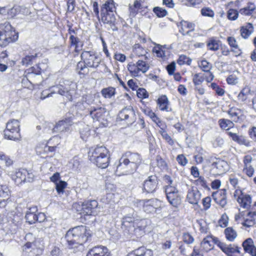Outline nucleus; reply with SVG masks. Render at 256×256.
I'll list each match as a JSON object with an SVG mask.
<instances>
[{
  "label": "nucleus",
  "mask_w": 256,
  "mask_h": 256,
  "mask_svg": "<svg viewBox=\"0 0 256 256\" xmlns=\"http://www.w3.org/2000/svg\"><path fill=\"white\" fill-rule=\"evenodd\" d=\"M86 256H110L108 250L103 246H97L90 249Z\"/></svg>",
  "instance_id": "19"
},
{
  "label": "nucleus",
  "mask_w": 256,
  "mask_h": 256,
  "mask_svg": "<svg viewBox=\"0 0 256 256\" xmlns=\"http://www.w3.org/2000/svg\"><path fill=\"white\" fill-rule=\"evenodd\" d=\"M27 241L22 246L23 256H40L42 253V245L32 234L28 233L25 236Z\"/></svg>",
  "instance_id": "5"
},
{
  "label": "nucleus",
  "mask_w": 256,
  "mask_h": 256,
  "mask_svg": "<svg viewBox=\"0 0 256 256\" xmlns=\"http://www.w3.org/2000/svg\"><path fill=\"white\" fill-rule=\"evenodd\" d=\"M200 198L201 194L197 189L189 190L186 196L188 202L192 204H197Z\"/></svg>",
  "instance_id": "27"
},
{
  "label": "nucleus",
  "mask_w": 256,
  "mask_h": 256,
  "mask_svg": "<svg viewBox=\"0 0 256 256\" xmlns=\"http://www.w3.org/2000/svg\"><path fill=\"white\" fill-rule=\"evenodd\" d=\"M110 155L109 150L102 146H97L96 147H92L88 152L89 160L90 161L94 160L103 156Z\"/></svg>",
  "instance_id": "13"
},
{
  "label": "nucleus",
  "mask_w": 256,
  "mask_h": 256,
  "mask_svg": "<svg viewBox=\"0 0 256 256\" xmlns=\"http://www.w3.org/2000/svg\"><path fill=\"white\" fill-rule=\"evenodd\" d=\"M81 58L82 61L78 62L76 66L80 74L84 75L88 72V68H96L99 65V59L92 51L83 52Z\"/></svg>",
  "instance_id": "4"
},
{
  "label": "nucleus",
  "mask_w": 256,
  "mask_h": 256,
  "mask_svg": "<svg viewBox=\"0 0 256 256\" xmlns=\"http://www.w3.org/2000/svg\"><path fill=\"white\" fill-rule=\"evenodd\" d=\"M136 64L138 66V68L140 72H142V73H145L149 69L148 64H146V62L142 60H138L136 62Z\"/></svg>",
  "instance_id": "51"
},
{
  "label": "nucleus",
  "mask_w": 256,
  "mask_h": 256,
  "mask_svg": "<svg viewBox=\"0 0 256 256\" xmlns=\"http://www.w3.org/2000/svg\"><path fill=\"white\" fill-rule=\"evenodd\" d=\"M153 11L159 18H162L167 14L166 10L160 7L154 8Z\"/></svg>",
  "instance_id": "60"
},
{
  "label": "nucleus",
  "mask_w": 256,
  "mask_h": 256,
  "mask_svg": "<svg viewBox=\"0 0 256 256\" xmlns=\"http://www.w3.org/2000/svg\"><path fill=\"white\" fill-rule=\"evenodd\" d=\"M220 41L218 38L212 37L210 38L206 42L208 50L212 51H216L220 48Z\"/></svg>",
  "instance_id": "34"
},
{
  "label": "nucleus",
  "mask_w": 256,
  "mask_h": 256,
  "mask_svg": "<svg viewBox=\"0 0 256 256\" xmlns=\"http://www.w3.org/2000/svg\"><path fill=\"white\" fill-rule=\"evenodd\" d=\"M128 69L131 75L133 76H138L140 74V71L136 64L130 63L128 65Z\"/></svg>",
  "instance_id": "48"
},
{
  "label": "nucleus",
  "mask_w": 256,
  "mask_h": 256,
  "mask_svg": "<svg viewBox=\"0 0 256 256\" xmlns=\"http://www.w3.org/2000/svg\"><path fill=\"white\" fill-rule=\"evenodd\" d=\"M4 135L6 139L13 141L20 140L22 137L20 134V122L15 119L9 120L6 124Z\"/></svg>",
  "instance_id": "6"
},
{
  "label": "nucleus",
  "mask_w": 256,
  "mask_h": 256,
  "mask_svg": "<svg viewBox=\"0 0 256 256\" xmlns=\"http://www.w3.org/2000/svg\"><path fill=\"white\" fill-rule=\"evenodd\" d=\"M28 13V10L26 8L20 6H14L8 12V14L12 18H13L19 14L26 15Z\"/></svg>",
  "instance_id": "31"
},
{
  "label": "nucleus",
  "mask_w": 256,
  "mask_h": 256,
  "mask_svg": "<svg viewBox=\"0 0 256 256\" xmlns=\"http://www.w3.org/2000/svg\"><path fill=\"white\" fill-rule=\"evenodd\" d=\"M212 196L216 204L222 208L227 204L226 192V189H221L212 193Z\"/></svg>",
  "instance_id": "16"
},
{
  "label": "nucleus",
  "mask_w": 256,
  "mask_h": 256,
  "mask_svg": "<svg viewBox=\"0 0 256 256\" xmlns=\"http://www.w3.org/2000/svg\"><path fill=\"white\" fill-rule=\"evenodd\" d=\"M212 236H207L204 238L201 242L200 245L202 248L206 252H208L213 249L214 246L211 240Z\"/></svg>",
  "instance_id": "37"
},
{
  "label": "nucleus",
  "mask_w": 256,
  "mask_h": 256,
  "mask_svg": "<svg viewBox=\"0 0 256 256\" xmlns=\"http://www.w3.org/2000/svg\"><path fill=\"white\" fill-rule=\"evenodd\" d=\"M177 62L179 65L186 64L190 66L192 63V59L186 55L182 54L180 56Z\"/></svg>",
  "instance_id": "55"
},
{
  "label": "nucleus",
  "mask_w": 256,
  "mask_h": 256,
  "mask_svg": "<svg viewBox=\"0 0 256 256\" xmlns=\"http://www.w3.org/2000/svg\"><path fill=\"white\" fill-rule=\"evenodd\" d=\"M11 177L16 184L20 185L22 182H32L33 176L25 169H20L12 174Z\"/></svg>",
  "instance_id": "11"
},
{
  "label": "nucleus",
  "mask_w": 256,
  "mask_h": 256,
  "mask_svg": "<svg viewBox=\"0 0 256 256\" xmlns=\"http://www.w3.org/2000/svg\"><path fill=\"white\" fill-rule=\"evenodd\" d=\"M240 113V110H239L234 108H231L228 112V114L230 116V118L234 122H238V121Z\"/></svg>",
  "instance_id": "45"
},
{
  "label": "nucleus",
  "mask_w": 256,
  "mask_h": 256,
  "mask_svg": "<svg viewBox=\"0 0 256 256\" xmlns=\"http://www.w3.org/2000/svg\"><path fill=\"white\" fill-rule=\"evenodd\" d=\"M234 244H227L224 243L220 250L226 254L228 255L229 254L234 253Z\"/></svg>",
  "instance_id": "54"
},
{
  "label": "nucleus",
  "mask_w": 256,
  "mask_h": 256,
  "mask_svg": "<svg viewBox=\"0 0 256 256\" xmlns=\"http://www.w3.org/2000/svg\"><path fill=\"white\" fill-rule=\"evenodd\" d=\"M64 130V120H62L56 123L52 128L53 132H58Z\"/></svg>",
  "instance_id": "59"
},
{
  "label": "nucleus",
  "mask_w": 256,
  "mask_h": 256,
  "mask_svg": "<svg viewBox=\"0 0 256 256\" xmlns=\"http://www.w3.org/2000/svg\"><path fill=\"white\" fill-rule=\"evenodd\" d=\"M80 165L79 158L78 156H76L68 162L66 166L72 170H76L79 168Z\"/></svg>",
  "instance_id": "44"
},
{
  "label": "nucleus",
  "mask_w": 256,
  "mask_h": 256,
  "mask_svg": "<svg viewBox=\"0 0 256 256\" xmlns=\"http://www.w3.org/2000/svg\"><path fill=\"white\" fill-rule=\"evenodd\" d=\"M79 208L77 211L79 212L80 214L88 216H96L100 212V207L98 202L96 200H88L79 206Z\"/></svg>",
  "instance_id": "7"
},
{
  "label": "nucleus",
  "mask_w": 256,
  "mask_h": 256,
  "mask_svg": "<svg viewBox=\"0 0 256 256\" xmlns=\"http://www.w3.org/2000/svg\"><path fill=\"white\" fill-rule=\"evenodd\" d=\"M58 94L61 96H63L64 93V88L62 84L53 87V92H48V90H44L41 93L40 99L44 100L46 98L52 96L54 94Z\"/></svg>",
  "instance_id": "28"
},
{
  "label": "nucleus",
  "mask_w": 256,
  "mask_h": 256,
  "mask_svg": "<svg viewBox=\"0 0 256 256\" xmlns=\"http://www.w3.org/2000/svg\"><path fill=\"white\" fill-rule=\"evenodd\" d=\"M217 170V174H222L225 173L228 169V164L227 162L223 160H218L212 164V170Z\"/></svg>",
  "instance_id": "21"
},
{
  "label": "nucleus",
  "mask_w": 256,
  "mask_h": 256,
  "mask_svg": "<svg viewBox=\"0 0 256 256\" xmlns=\"http://www.w3.org/2000/svg\"><path fill=\"white\" fill-rule=\"evenodd\" d=\"M200 14L203 16L214 18V11L209 7H204L200 10Z\"/></svg>",
  "instance_id": "52"
},
{
  "label": "nucleus",
  "mask_w": 256,
  "mask_h": 256,
  "mask_svg": "<svg viewBox=\"0 0 256 256\" xmlns=\"http://www.w3.org/2000/svg\"><path fill=\"white\" fill-rule=\"evenodd\" d=\"M199 66L202 71L208 72L210 71L212 68V64L206 60H202L199 64Z\"/></svg>",
  "instance_id": "56"
},
{
  "label": "nucleus",
  "mask_w": 256,
  "mask_h": 256,
  "mask_svg": "<svg viewBox=\"0 0 256 256\" xmlns=\"http://www.w3.org/2000/svg\"><path fill=\"white\" fill-rule=\"evenodd\" d=\"M227 40L232 48L231 51L235 53L236 56H240L242 54V51L236 39L234 37L230 36L228 38Z\"/></svg>",
  "instance_id": "35"
},
{
  "label": "nucleus",
  "mask_w": 256,
  "mask_h": 256,
  "mask_svg": "<svg viewBox=\"0 0 256 256\" xmlns=\"http://www.w3.org/2000/svg\"><path fill=\"white\" fill-rule=\"evenodd\" d=\"M37 208L36 207L31 208L26 214V219L27 222L30 224H34L36 222V214Z\"/></svg>",
  "instance_id": "36"
},
{
  "label": "nucleus",
  "mask_w": 256,
  "mask_h": 256,
  "mask_svg": "<svg viewBox=\"0 0 256 256\" xmlns=\"http://www.w3.org/2000/svg\"><path fill=\"white\" fill-rule=\"evenodd\" d=\"M228 136L234 140L240 145H244L246 146H250L249 140L243 135L238 134L236 133L228 132Z\"/></svg>",
  "instance_id": "22"
},
{
  "label": "nucleus",
  "mask_w": 256,
  "mask_h": 256,
  "mask_svg": "<svg viewBox=\"0 0 256 256\" xmlns=\"http://www.w3.org/2000/svg\"><path fill=\"white\" fill-rule=\"evenodd\" d=\"M76 84L75 82L67 80L65 83V96L68 100H72V95L75 93Z\"/></svg>",
  "instance_id": "32"
},
{
  "label": "nucleus",
  "mask_w": 256,
  "mask_h": 256,
  "mask_svg": "<svg viewBox=\"0 0 256 256\" xmlns=\"http://www.w3.org/2000/svg\"><path fill=\"white\" fill-rule=\"evenodd\" d=\"M116 3L114 0H107L100 8V18L102 21L108 24V30H118L116 24L114 14L116 12Z\"/></svg>",
  "instance_id": "2"
},
{
  "label": "nucleus",
  "mask_w": 256,
  "mask_h": 256,
  "mask_svg": "<svg viewBox=\"0 0 256 256\" xmlns=\"http://www.w3.org/2000/svg\"><path fill=\"white\" fill-rule=\"evenodd\" d=\"M177 26L179 28V32H191L194 30L195 27L194 23L184 20L178 24Z\"/></svg>",
  "instance_id": "30"
},
{
  "label": "nucleus",
  "mask_w": 256,
  "mask_h": 256,
  "mask_svg": "<svg viewBox=\"0 0 256 256\" xmlns=\"http://www.w3.org/2000/svg\"><path fill=\"white\" fill-rule=\"evenodd\" d=\"M219 124L220 127L222 129L228 130L230 128H232L234 126V124L232 120L226 119H220L218 120Z\"/></svg>",
  "instance_id": "46"
},
{
  "label": "nucleus",
  "mask_w": 256,
  "mask_h": 256,
  "mask_svg": "<svg viewBox=\"0 0 256 256\" xmlns=\"http://www.w3.org/2000/svg\"><path fill=\"white\" fill-rule=\"evenodd\" d=\"M158 104L161 110L169 111L168 107V100L166 96L163 95L160 97L158 100Z\"/></svg>",
  "instance_id": "41"
},
{
  "label": "nucleus",
  "mask_w": 256,
  "mask_h": 256,
  "mask_svg": "<svg viewBox=\"0 0 256 256\" xmlns=\"http://www.w3.org/2000/svg\"><path fill=\"white\" fill-rule=\"evenodd\" d=\"M245 252L250 256H256V247L254 244V241L251 238L246 239L242 244Z\"/></svg>",
  "instance_id": "25"
},
{
  "label": "nucleus",
  "mask_w": 256,
  "mask_h": 256,
  "mask_svg": "<svg viewBox=\"0 0 256 256\" xmlns=\"http://www.w3.org/2000/svg\"><path fill=\"white\" fill-rule=\"evenodd\" d=\"M118 117L121 120H127L130 124H132L136 119L135 112L131 106L126 107L121 110Z\"/></svg>",
  "instance_id": "15"
},
{
  "label": "nucleus",
  "mask_w": 256,
  "mask_h": 256,
  "mask_svg": "<svg viewBox=\"0 0 256 256\" xmlns=\"http://www.w3.org/2000/svg\"><path fill=\"white\" fill-rule=\"evenodd\" d=\"M256 215V212H248L247 214V216L248 217V218H246L244 222L242 223V226L247 228L254 226L256 224L254 216Z\"/></svg>",
  "instance_id": "40"
},
{
  "label": "nucleus",
  "mask_w": 256,
  "mask_h": 256,
  "mask_svg": "<svg viewBox=\"0 0 256 256\" xmlns=\"http://www.w3.org/2000/svg\"><path fill=\"white\" fill-rule=\"evenodd\" d=\"M158 184V177L156 175L148 176L142 184V192L152 193L156 190Z\"/></svg>",
  "instance_id": "12"
},
{
  "label": "nucleus",
  "mask_w": 256,
  "mask_h": 256,
  "mask_svg": "<svg viewBox=\"0 0 256 256\" xmlns=\"http://www.w3.org/2000/svg\"><path fill=\"white\" fill-rule=\"evenodd\" d=\"M204 78L201 74H196L193 78V82L195 86H199L204 80Z\"/></svg>",
  "instance_id": "58"
},
{
  "label": "nucleus",
  "mask_w": 256,
  "mask_h": 256,
  "mask_svg": "<svg viewBox=\"0 0 256 256\" xmlns=\"http://www.w3.org/2000/svg\"><path fill=\"white\" fill-rule=\"evenodd\" d=\"M252 92L250 87L246 86L238 94L237 96L238 100L240 102L246 103L247 101H250V97L252 96Z\"/></svg>",
  "instance_id": "23"
},
{
  "label": "nucleus",
  "mask_w": 256,
  "mask_h": 256,
  "mask_svg": "<svg viewBox=\"0 0 256 256\" xmlns=\"http://www.w3.org/2000/svg\"><path fill=\"white\" fill-rule=\"evenodd\" d=\"M91 236L90 230L86 226H80L70 229L65 234L69 249L76 250L79 245L86 242Z\"/></svg>",
  "instance_id": "1"
},
{
  "label": "nucleus",
  "mask_w": 256,
  "mask_h": 256,
  "mask_svg": "<svg viewBox=\"0 0 256 256\" xmlns=\"http://www.w3.org/2000/svg\"><path fill=\"white\" fill-rule=\"evenodd\" d=\"M137 168L134 164L126 160L125 157H122L119 160L115 172L118 176L127 175L134 173Z\"/></svg>",
  "instance_id": "8"
},
{
  "label": "nucleus",
  "mask_w": 256,
  "mask_h": 256,
  "mask_svg": "<svg viewBox=\"0 0 256 256\" xmlns=\"http://www.w3.org/2000/svg\"><path fill=\"white\" fill-rule=\"evenodd\" d=\"M70 41L71 49L73 48L76 52L82 50L83 43L82 42L80 41L78 38L74 36H70Z\"/></svg>",
  "instance_id": "39"
},
{
  "label": "nucleus",
  "mask_w": 256,
  "mask_h": 256,
  "mask_svg": "<svg viewBox=\"0 0 256 256\" xmlns=\"http://www.w3.org/2000/svg\"><path fill=\"white\" fill-rule=\"evenodd\" d=\"M122 157H125L132 164H134L136 167L142 163V158L138 153H132L130 152H126Z\"/></svg>",
  "instance_id": "24"
},
{
  "label": "nucleus",
  "mask_w": 256,
  "mask_h": 256,
  "mask_svg": "<svg viewBox=\"0 0 256 256\" xmlns=\"http://www.w3.org/2000/svg\"><path fill=\"white\" fill-rule=\"evenodd\" d=\"M15 30L13 29L8 22H5L0 24V32H12Z\"/></svg>",
  "instance_id": "57"
},
{
  "label": "nucleus",
  "mask_w": 256,
  "mask_h": 256,
  "mask_svg": "<svg viewBox=\"0 0 256 256\" xmlns=\"http://www.w3.org/2000/svg\"><path fill=\"white\" fill-rule=\"evenodd\" d=\"M244 0H236L228 3L227 6L230 8L226 12V17L228 20H235L239 16L240 8L244 6Z\"/></svg>",
  "instance_id": "9"
},
{
  "label": "nucleus",
  "mask_w": 256,
  "mask_h": 256,
  "mask_svg": "<svg viewBox=\"0 0 256 256\" xmlns=\"http://www.w3.org/2000/svg\"><path fill=\"white\" fill-rule=\"evenodd\" d=\"M240 13L241 15L246 16H252L256 14V5L250 1H248L246 5L240 8Z\"/></svg>",
  "instance_id": "18"
},
{
  "label": "nucleus",
  "mask_w": 256,
  "mask_h": 256,
  "mask_svg": "<svg viewBox=\"0 0 256 256\" xmlns=\"http://www.w3.org/2000/svg\"><path fill=\"white\" fill-rule=\"evenodd\" d=\"M161 202L157 198L146 200L144 210L148 214L159 212L160 210Z\"/></svg>",
  "instance_id": "14"
},
{
  "label": "nucleus",
  "mask_w": 256,
  "mask_h": 256,
  "mask_svg": "<svg viewBox=\"0 0 256 256\" xmlns=\"http://www.w3.org/2000/svg\"><path fill=\"white\" fill-rule=\"evenodd\" d=\"M124 212L126 214L122 219L121 228L125 234L132 233L136 227L140 228L142 229V226L139 225V224L143 223L144 220L138 222L137 220H136L135 211L132 208H126L124 210Z\"/></svg>",
  "instance_id": "3"
},
{
  "label": "nucleus",
  "mask_w": 256,
  "mask_h": 256,
  "mask_svg": "<svg viewBox=\"0 0 256 256\" xmlns=\"http://www.w3.org/2000/svg\"><path fill=\"white\" fill-rule=\"evenodd\" d=\"M165 192L168 202L172 206L177 207L181 203V198L178 191L174 186H166Z\"/></svg>",
  "instance_id": "10"
},
{
  "label": "nucleus",
  "mask_w": 256,
  "mask_h": 256,
  "mask_svg": "<svg viewBox=\"0 0 256 256\" xmlns=\"http://www.w3.org/2000/svg\"><path fill=\"white\" fill-rule=\"evenodd\" d=\"M240 195L237 198V202L240 206L244 208H248L252 202L251 197L249 194H244L242 191H240Z\"/></svg>",
  "instance_id": "29"
},
{
  "label": "nucleus",
  "mask_w": 256,
  "mask_h": 256,
  "mask_svg": "<svg viewBox=\"0 0 256 256\" xmlns=\"http://www.w3.org/2000/svg\"><path fill=\"white\" fill-rule=\"evenodd\" d=\"M0 160L2 164H4L6 166H11L13 163L12 160L2 152H0Z\"/></svg>",
  "instance_id": "50"
},
{
  "label": "nucleus",
  "mask_w": 256,
  "mask_h": 256,
  "mask_svg": "<svg viewBox=\"0 0 256 256\" xmlns=\"http://www.w3.org/2000/svg\"><path fill=\"white\" fill-rule=\"evenodd\" d=\"M133 50L134 52L138 56H144L146 53V50L138 44L134 45Z\"/></svg>",
  "instance_id": "53"
},
{
  "label": "nucleus",
  "mask_w": 256,
  "mask_h": 256,
  "mask_svg": "<svg viewBox=\"0 0 256 256\" xmlns=\"http://www.w3.org/2000/svg\"><path fill=\"white\" fill-rule=\"evenodd\" d=\"M138 256H153V252L144 246L140 247L136 249Z\"/></svg>",
  "instance_id": "49"
},
{
  "label": "nucleus",
  "mask_w": 256,
  "mask_h": 256,
  "mask_svg": "<svg viewBox=\"0 0 256 256\" xmlns=\"http://www.w3.org/2000/svg\"><path fill=\"white\" fill-rule=\"evenodd\" d=\"M110 154L106 156H101L94 160L91 161L96 164L97 166L102 168H107L110 163Z\"/></svg>",
  "instance_id": "33"
},
{
  "label": "nucleus",
  "mask_w": 256,
  "mask_h": 256,
  "mask_svg": "<svg viewBox=\"0 0 256 256\" xmlns=\"http://www.w3.org/2000/svg\"><path fill=\"white\" fill-rule=\"evenodd\" d=\"M162 137L167 142L170 146L174 144V140L171 138V137L166 132L162 130L160 132Z\"/></svg>",
  "instance_id": "61"
},
{
  "label": "nucleus",
  "mask_w": 256,
  "mask_h": 256,
  "mask_svg": "<svg viewBox=\"0 0 256 256\" xmlns=\"http://www.w3.org/2000/svg\"><path fill=\"white\" fill-rule=\"evenodd\" d=\"M36 56V54L35 56H26L24 58L21 62V64L23 66H28L32 64V60Z\"/></svg>",
  "instance_id": "62"
},
{
  "label": "nucleus",
  "mask_w": 256,
  "mask_h": 256,
  "mask_svg": "<svg viewBox=\"0 0 256 256\" xmlns=\"http://www.w3.org/2000/svg\"><path fill=\"white\" fill-rule=\"evenodd\" d=\"M90 115L95 120L101 122L104 120L106 109L102 107H91L89 110Z\"/></svg>",
  "instance_id": "17"
},
{
  "label": "nucleus",
  "mask_w": 256,
  "mask_h": 256,
  "mask_svg": "<svg viewBox=\"0 0 256 256\" xmlns=\"http://www.w3.org/2000/svg\"><path fill=\"white\" fill-rule=\"evenodd\" d=\"M142 8V4L140 0H135L132 5L129 6L128 10L130 15L133 17L135 16Z\"/></svg>",
  "instance_id": "38"
},
{
  "label": "nucleus",
  "mask_w": 256,
  "mask_h": 256,
  "mask_svg": "<svg viewBox=\"0 0 256 256\" xmlns=\"http://www.w3.org/2000/svg\"><path fill=\"white\" fill-rule=\"evenodd\" d=\"M224 233L226 240L230 242H233L237 236V233L232 227H228L224 230Z\"/></svg>",
  "instance_id": "42"
},
{
  "label": "nucleus",
  "mask_w": 256,
  "mask_h": 256,
  "mask_svg": "<svg viewBox=\"0 0 256 256\" xmlns=\"http://www.w3.org/2000/svg\"><path fill=\"white\" fill-rule=\"evenodd\" d=\"M18 33H0V44L2 46H6L10 42H14L18 40Z\"/></svg>",
  "instance_id": "20"
},
{
  "label": "nucleus",
  "mask_w": 256,
  "mask_h": 256,
  "mask_svg": "<svg viewBox=\"0 0 256 256\" xmlns=\"http://www.w3.org/2000/svg\"><path fill=\"white\" fill-rule=\"evenodd\" d=\"M101 94L104 98H110L115 95L116 89L112 86L104 88L102 90Z\"/></svg>",
  "instance_id": "43"
},
{
  "label": "nucleus",
  "mask_w": 256,
  "mask_h": 256,
  "mask_svg": "<svg viewBox=\"0 0 256 256\" xmlns=\"http://www.w3.org/2000/svg\"><path fill=\"white\" fill-rule=\"evenodd\" d=\"M186 5L188 6L197 8L200 4L202 0H186Z\"/></svg>",
  "instance_id": "63"
},
{
  "label": "nucleus",
  "mask_w": 256,
  "mask_h": 256,
  "mask_svg": "<svg viewBox=\"0 0 256 256\" xmlns=\"http://www.w3.org/2000/svg\"><path fill=\"white\" fill-rule=\"evenodd\" d=\"M60 174L56 172L50 177V180L54 182L56 185V188L58 193L63 194L64 191V181L60 180Z\"/></svg>",
  "instance_id": "26"
},
{
  "label": "nucleus",
  "mask_w": 256,
  "mask_h": 256,
  "mask_svg": "<svg viewBox=\"0 0 256 256\" xmlns=\"http://www.w3.org/2000/svg\"><path fill=\"white\" fill-rule=\"evenodd\" d=\"M10 191L6 185L0 186V199H9Z\"/></svg>",
  "instance_id": "47"
},
{
  "label": "nucleus",
  "mask_w": 256,
  "mask_h": 256,
  "mask_svg": "<svg viewBox=\"0 0 256 256\" xmlns=\"http://www.w3.org/2000/svg\"><path fill=\"white\" fill-rule=\"evenodd\" d=\"M254 27L252 24L247 22L244 26L240 27V32H252Z\"/></svg>",
  "instance_id": "64"
}]
</instances>
